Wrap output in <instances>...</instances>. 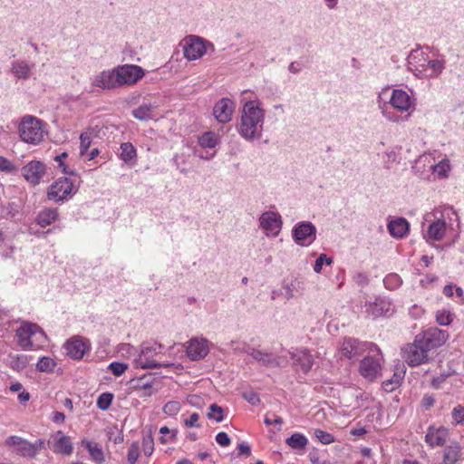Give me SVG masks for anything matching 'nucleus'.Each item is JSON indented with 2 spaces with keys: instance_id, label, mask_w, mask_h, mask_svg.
I'll return each mask as SVG.
<instances>
[{
  "instance_id": "obj_1",
  "label": "nucleus",
  "mask_w": 464,
  "mask_h": 464,
  "mask_svg": "<svg viewBox=\"0 0 464 464\" xmlns=\"http://www.w3.org/2000/svg\"><path fill=\"white\" fill-rule=\"evenodd\" d=\"M266 111L261 107L259 100L244 102L240 109V119L237 124V131L247 141L259 140L264 131Z\"/></svg>"
},
{
  "instance_id": "obj_2",
  "label": "nucleus",
  "mask_w": 464,
  "mask_h": 464,
  "mask_svg": "<svg viewBox=\"0 0 464 464\" xmlns=\"http://www.w3.org/2000/svg\"><path fill=\"white\" fill-rule=\"evenodd\" d=\"M47 124L42 120L25 115L21 119L18 126V132L21 140L28 144H40L47 134Z\"/></svg>"
},
{
  "instance_id": "obj_3",
  "label": "nucleus",
  "mask_w": 464,
  "mask_h": 464,
  "mask_svg": "<svg viewBox=\"0 0 464 464\" xmlns=\"http://www.w3.org/2000/svg\"><path fill=\"white\" fill-rule=\"evenodd\" d=\"M181 46L183 55L188 61L198 60L208 51L211 53L215 51V46L211 42L194 34L186 36L181 42Z\"/></svg>"
},
{
  "instance_id": "obj_4",
  "label": "nucleus",
  "mask_w": 464,
  "mask_h": 464,
  "mask_svg": "<svg viewBox=\"0 0 464 464\" xmlns=\"http://www.w3.org/2000/svg\"><path fill=\"white\" fill-rule=\"evenodd\" d=\"M15 335L18 345L23 350L34 349L37 344L35 342L42 343L46 339L44 332L35 324L24 322L17 329Z\"/></svg>"
},
{
  "instance_id": "obj_5",
  "label": "nucleus",
  "mask_w": 464,
  "mask_h": 464,
  "mask_svg": "<svg viewBox=\"0 0 464 464\" xmlns=\"http://www.w3.org/2000/svg\"><path fill=\"white\" fill-rule=\"evenodd\" d=\"M5 445L19 456L34 459L45 448V440L38 439L34 442H30L19 436H9L5 440Z\"/></svg>"
},
{
  "instance_id": "obj_6",
  "label": "nucleus",
  "mask_w": 464,
  "mask_h": 464,
  "mask_svg": "<svg viewBox=\"0 0 464 464\" xmlns=\"http://www.w3.org/2000/svg\"><path fill=\"white\" fill-rule=\"evenodd\" d=\"M161 346L158 344L150 345L143 343L140 346L138 355L134 359V363L137 368L141 369H154L161 367H171L173 363H160L155 360V356L160 353Z\"/></svg>"
},
{
  "instance_id": "obj_7",
  "label": "nucleus",
  "mask_w": 464,
  "mask_h": 464,
  "mask_svg": "<svg viewBox=\"0 0 464 464\" xmlns=\"http://www.w3.org/2000/svg\"><path fill=\"white\" fill-rule=\"evenodd\" d=\"M453 217L458 218V215L455 212V210L450 207L445 208L442 210L440 217H435L434 220H430V223L427 228V232L424 235V237L428 241H440L441 239H443L448 226L446 219L451 221Z\"/></svg>"
},
{
  "instance_id": "obj_8",
  "label": "nucleus",
  "mask_w": 464,
  "mask_h": 464,
  "mask_svg": "<svg viewBox=\"0 0 464 464\" xmlns=\"http://www.w3.org/2000/svg\"><path fill=\"white\" fill-rule=\"evenodd\" d=\"M403 358L410 366H418L428 362L430 351L418 335L414 342L402 349Z\"/></svg>"
},
{
  "instance_id": "obj_9",
  "label": "nucleus",
  "mask_w": 464,
  "mask_h": 464,
  "mask_svg": "<svg viewBox=\"0 0 464 464\" xmlns=\"http://www.w3.org/2000/svg\"><path fill=\"white\" fill-rule=\"evenodd\" d=\"M420 164L428 165L432 173L439 179H447L451 171L450 161L447 157H444L438 163H433L430 155H420L416 160V165L412 167V170L420 178H424L423 171L420 170Z\"/></svg>"
},
{
  "instance_id": "obj_10",
  "label": "nucleus",
  "mask_w": 464,
  "mask_h": 464,
  "mask_svg": "<svg viewBox=\"0 0 464 464\" xmlns=\"http://www.w3.org/2000/svg\"><path fill=\"white\" fill-rule=\"evenodd\" d=\"M366 317L377 319L379 317H389L395 313V305L386 296H376L373 300L365 303Z\"/></svg>"
},
{
  "instance_id": "obj_11",
  "label": "nucleus",
  "mask_w": 464,
  "mask_h": 464,
  "mask_svg": "<svg viewBox=\"0 0 464 464\" xmlns=\"http://www.w3.org/2000/svg\"><path fill=\"white\" fill-rule=\"evenodd\" d=\"M113 69L118 88L133 85L145 75V71L135 64L118 65Z\"/></svg>"
},
{
  "instance_id": "obj_12",
  "label": "nucleus",
  "mask_w": 464,
  "mask_h": 464,
  "mask_svg": "<svg viewBox=\"0 0 464 464\" xmlns=\"http://www.w3.org/2000/svg\"><path fill=\"white\" fill-rule=\"evenodd\" d=\"M388 103L390 106L403 113L406 112L411 115L416 108V99L413 96V92L411 94L402 89H393L392 91Z\"/></svg>"
},
{
  "instance_id": "obj_13",
  "label": "nucleus",
  "mask_w": 464,
  "mask_h": 464,
  "mask_svg": "<svg viewBox=\"0 0 464 464\" xmlns=\"http://www.w3.org/2000/svg\"><path fill=\"white\" fill-rule=\"evenodd\" d=\"M372 348L374 351L379 352V348L372 343L361 342L357 339L349 337L343 340L339 352L343 357L352 360L356 359L363 353L368 350H372Z\"/></svg>"
},
{
  "instance_id": "obj_14",
  "label": "nucleus",
  "mask_w": 464,
  "mask_h": 464,
  "mask_svg": "<svg viewBox=\"0 0 464 464\" xmlns=\"http://www.w3.org/2000/svg\"><path fill=\"white\" fill-rule=\"evenodd\" d=\"M76 192L73 183L68 178H60L48 188L47 197L50 200L60 202L68 199Z\"/></svg>"
},
{
  "instance_id": "obj_15",
  "label": "nucleus",
  "mask_w": 464,
  "mask_h": 464,
  "mask_svg": "<svg viewBox=\"0 0 464 464\" xmlns=\"http://www.w3.org/2000/svg\"><path fill=\"white\" fill-rule=\"evenodd\" d=\"M259 227L268 237H276L282 229L283 219L281 215L273 210L263 212L259 217Z\"/></svg>"
},
{
  "instance_id": "obj_16",
  "label": "nucleus",
  "mask_w": 464,
  "mask_h": 464,
  "mask_svg": "<svg viewBox=\"0 0 464 464\" xmlns=\"http://www.w3.org/2000/svg\"><path fill=\"white\" fill-rule=\"evenodd\" d=\"M294 241L301 246H308L316 239V227L310 221L296 223L292 229Z\"/></svg>"
},
{
  "instance_id": "obj_17",
  "label": "nucleus",
  "mask_w": 464,
  "mask_h": 464,
  "mask_svg": "<svg viewBox=\"0 0 464 464\" xmlns=\"http://www.w3.org/2000/svg\"><path fill=\"white\" fill-rule=\"evenodd\" d=\"M429 58L428 48H416L412 50L407 58L408 69L418 78H423Z\"/></svg>"
},
{
  "instance_id": "obj_18",
  "label": "nucleus",
  "mask_w": 464,
  "mask_h": 464,
  "mask_svg": "<svg viewBox=\"0 0 464 464\" xmlns=\"http://www.w3.org/2000/svg\"><path fill=\"white\" fill-rule=\"evenodd\" d=\"M245 353L251 356L261 366L267 368L281 367L285 362L282 356L256 347H247Z\"/></svg>"
},
{
  "instance_id": "obj_19",
  "label": "nucleus",
  "mask_w": 464,
  "mask_h": 464,
  "mask_svg": "<svg viewBox=\"0 0 464 464\" xmlns=\"http://www.w3.org/2000/svg\"><path fill=\"white\" fill-rule=\"evenodd\" d=\"M375 352L377 353L376 355H367L360 362L359 372L362 377L369 381L376 379L382 369V356L380 351Z\"/></svg>"
},
{
  "instance_id": "obj_20",
  "label": "nucleus",
  "mask_w": 464,
  "mask_h": 464,
  "mask_svg": "<svg viewBox=\"0 0 464 464\" xmlns=\"http://www.w3.org/2000/svg\"><path fill=\"white\" fill-rule=\"evenodd\" d=\"M424 343L429 351L440 347L449 338V334L446 330H441L436 327L430 328L422 334H417Z\"/></svg>"
},
{
  "instance_id": "obj_21",
  "label": "nucleus",
  "mask_w": 464,
  "mask_h": 464,
  "mask_svg": "<svg viewBox=\"0 0 464 464\" xmlns=\"http://www.w3.org/2000/svg\"><path fill=\"white\" fill-rule=\"evenodd\" d=\"M91 85L103 91L117 89L114 69L103 70L93 74L91 78Z\"/></svg>"
},
{
  "instance_id": "obj_22",
  "label": "nucleus",
  "mask_w": 464,
  "mask_h": 464,
  "mask_svg": "<svg viewBox=\"0 0 464 464\" xmlns=\"http://www.w3.org/2000/svg\"><path fill=\"white\" fill-rule=\"evenodd\" d=\"M235 102L229 98H222L213 107V115L220 123H227L232 120Z\"/></svg>"
},
{
  "instance_id": "obj_23",
  "label": "nucleus",
  "mask_w": 464,
  "mask_h": 464,
  "mask_svg": "<svg viewBox=\"0 0 464 464\" xmlns=\"http://www.w3.org/2000/svg\"><path fill=\"white\" fill-rule=\"evenodd\" d=\"M289 354L295 369L302 371L304 373H307L312 369L314 358L308 349H295Z\"/></svg>"
},
{
  "instance_id": "obj_24",
  "label": "nucleus",
  "mask_w": 464,
  "mask_h": 464,
  "mask_svg": "<svg viewBox=\"0 0 464 464\" xmlns=\"http://www.w3.org/2000/svg\"><path fill=\"white\" fill-rule=\"evenodd\" d=\"M187 355L192 361L205 358L209 352L208 341L205 338H192L187 345Z\"/></svg>"
},
{
  "instance_id": "obj_25",
  "label": "nucleus",
  "mask_w": 464,
  "mask_h": 464,
  "mask_svg": "<svg viewBox=\"0 0 464 464\" xmlns=\"http://www.w3.org/2000/svg\"><path fill=\"white\" fill-rule=\"evenodd\" d=\"M45 173V166L38 160H32L22 169L23 177L31 184H39Z\"/></svg>"
},
{
  "instance_id": "obj_26",
  "label": "nucleus",
  "mask_w": 464,
  "mask_h": 464,
  "mask_svg": "<svg viewBox=\"0 0 464 464\" xmlns=\"http://www.w3.org/2000/svg\"><path fill=\"white\" fill-rule=\"evenodd\" d=\"M304 291V283L297 277L285 279L280 294L288 301L297 295H303Z\"/></svg>"
},
{
  "instance_id": "obj_27",
  "label": "nucleus",
  "mask_w": 464,
  "mask_h": 464,
  "mask_svg": "<svg viewBox=\"0 0 464 464\" xmlns=\"http://www.w3.org/2000/svg\"><path fill=\"white\" fill-rule=\"evenodd\" d=\"M64 348L68 356L79 360L89 351L90 346L88 341H84L79 337H73L65 343Z\"/></svg>"
},
{
  "instance_id": "obj_28",
  "label": "nucleus",
  "mask_w": 464,
  "mask_h": 464,
  "mask_svg": "<svg viewBox=\"0 0 464 464\" xmlns=\"http://www.w3.org/2000/svg\"><path fill=\"white\" fill-rule=\"evenodd\" d=\"M449 430L443 427H429L425 435V441L431 447L442 446L448 439Z\"/></svg>"
},
{
  "instance_id": "obj_29",
  "label": "nucleus",
  "mask_w": 464,
  "mask_h": 464,
  "mask_svg": "<svg viewBox=\"0 0 464 464\" xmlns=\"http://www.w3.org/2000/svg\"><path fill=\"white\" fill-rule=\"evenodd\" d=\"M464 451L459 443H451L443 450L441 464H461Z\"/></svg>"
},
{
  "instance_id": "obj_30",
  "label": "nucleus",
  "mask_w": 464,
  "mask_h": 464,
  "mask_svg": "<svg viewBox=\"0 0 464 464\" xmlns=\"http://www.w3.org/2000/svg\"><path fill=\"white\" fill-rule=\"evenodd\" d=\"M34 63H29L24 60H15L11 63V72L18 80H27L32 76Z\"/></svg>"
},
{
  "instance_id": "obj_31",
  "label": "nucleus",
  "mask_w": 464,
  "mask_h": 464,
  "mask_svg": "<svg viewBox=\"0 0 464 464\" xmlns=\"http://www.w3.org/2000/svg\"><path fill=\"white\" fill-rule=\"evenodd\" d=\"M410 225L404 218H397L391 220L387 225L390 235L395 238H402L407 236Z\"/></svg>"
},
{
  "instance_id": "obj_32",
  "label": "nucleus",
  "mask_w": 464,
  "mask_h": 464,
  "mask_svg": "<svg viewBox=\"0 0 464 464\" xmlns=\"http://www.w3.org/2000/svg\"><path fill=\"white\" fill-rule=\"evenodd\" d=\"M446 62L443 58L431 59L429 58V63L426 65V72L423 78H438L445 69Z\"/></svg>"
},
{
  "instance_id": "obj_33",
  "label": "nucleus",
  "mask_w": 464,
  "mask_h": 464,
  "mask_svg": "<svg viewBox=\"0 0 464 464\" xmlns=\"http://www.w3.org/2000/svg\"><path fill=\"white\" fill-rule=\"evenodd\" d=\"M387 90H382L378 97H377V105L379 110L381 111L382 115L391 122H398L400 121V116H398L394 111L390 110L389 103L382 99V96L386 93Z\"/></svg>"
},
{
  "instance_id": "obj_34",
  "label": "nucleus",
  "mask_w": 464,
  "mask_h": 464,
  "mask_svg": "<svg viewBox=\"0 0 464 464\" xmlns=\"http://www.w3.org/2000/svg\"><path fill=\"white\" fill-rule=\"evenodd\" d=\"M58 216L56 208H47L38 213L36 217V223L42 227H45L56 221Z\"/></svg>"
},
{
  "instance_id": "obj_35",
  "label": "nucleus",
  "mask_w": 464,
  "mask_h": 464,
  "mask_svg": "<svg viewBox=\"0 0 464 464\" xmlns=\"http://www.w3.org/2000/svg\"><path fill=\"white\" fill-rule=\"evenodd\" d=\"M220 143V137L213 131H207L198 138L202 149H215Z\"/></svg>"
},
{
  "instance_id": "obj_36",
  "label": "nucleus",
  "mask_w": 464,
  "mask_h": 464,
  "mask_svg": "<svg viewBox=\"0 0 464 464\" xmlns=\"http://www.w3.org/2000/svg\"><path fill=\"white\" fill-rule=\"evenodd\" d=\"M59 438L55 439L53 450L58 453L69 455L72 451V445L68 437L64 436L61 431L58 432Z\"/></svg>"
},
{
  "instance_id": "obj_37",
  "label": "nucleus",
  "mask_w": 464,
  "mask_h": 464,
  "mask_svg": "<svg viewBox=\"0 0 464 464\" xmlns=\"http://www.w3.org/2000/svg\"><path fill=\"white\" fill-rule=\"evenodd\" d=\"M285 443L293 450H303L307 446L308 440L302 433L295 432L285 440Z\"/></svg>"
},
{
  "instance_id": "obj_38",
  "label": "nucleus",
  "mask_w": 464,
  "mask_h": 464,
  "mask_svg": "<svg viewBox=\"0 0 464 464\" xmlns=\"http://www.w3.org/2000/svg\"><path fill=\"white\" fill-rule=\"evenodd\" d=\"M82 445L85 446V448L89 451V453L93 460L100 462V463L104 461V455H103L102 449L97 442L83 440Z\"/></svg>"
},
{
  "instance_id": "obj_39",
  "label": "nucleus",
  "mask_w": 464,
  "mask_h": 464,
  "mask_svg": "<svg viewBox=\"0 0 464 464\" xmlns=\"http://www.w3.org/2000/svg\"><path fill=\"white\" fill-rule=\"evenodd\" d=\"M137 157V150L130 142H124L121 144L120 158L125 163L130 162Z\"/></svg>"
},
{
  "instance_id": "obj_40",
  "label": "nucleus",
  "mask_w": 464,
  "mask_h": 464,
  "mask_svg": "<svg viewBox=\"0 0 464 464\" xmlns=\"http://www.w3.org/2000/svg\"><path fill=\"white\" fill-rule=\"evenodd\" d=\"M132 115L140 121H148L153 118V108L150 105H141L133 110Z\"/></svg>"
},
{
  "instance_id": "obj_41",
  "label": "nucleus",
  "mask_w": 464,
  "mask_h": 464,
  "mask_svg": "<svg viewBox=\"0 0 464 464\" xmlns=\"http://www.w3.org/2000/svg\"><path fill=\"white\" fill-rule=\"evenodd\" d=\"M55 366V361L48 356L40 358L36 363V369L41 372H53Z\"/></svg>"
},
{
  "instance_id": "obj_42",
  "label": "nucleus",
  "mask_w": 464,
  "mask_h": 464,
  "mask_svg": "<svg viewBox=\"0 0 464 464\" xmlns=\"http://www.w3.org/2000/svg\"><path fill=\"white\" fill-rule=\"evenodd\" d=\"M402 280L401 276L395 273L387 275L383 279V285L388 290H395L401 286Z\"/></svg>"
},
{
  "instance_id": "obj_43",
  "label": "nucleus",
  "mask_w": 464,
  "mask_h": 464,
  "mask_svg": "<svg viewBox=\"0 0 464 464\" xmlns=\"http://www.w3.org/2000/svg\"><path fill=\"white\" fill-rule=\"evenodd\" d=\"M146 379L147 377L143 376L142 378L133 380V387L140 390H149V392H145L144 396H151L153 393L156 392V390L153 389L152 383Z\"/></svg>"
},
{
  "instance_id": "obj_44",
  "label": "nucleus",
  "mask_w": 464,
  "mask_h": 464,
  "mask_svg": "<svg viewBox=\"0 0 464 464\" xmlns=\"http://www.w3.org/2000/svg\"><path fill=\"white\" fill-rule=\"evenodd\" d=\"M453 314L448 310H439L436 313V321L439 324L447 326L453 321Z\"/></svg>"
},
{
  "instance_id": "obj_45",
  "label": "nucleus",
  "mask_w": 464,
  "mask_h": 464,
  "mask_svg": "<svg viewBox=\"0 0 464 464\" xmlns=\"http://www.w3.org/2000/svg\"><path fill=\"white\" fill-rule=\"evenodd\" d=\"M140 443L138 441H133L128 450L127 459L129 464H136L139 457H140Z\"/></svg>"
},
{
  "instance_id": "obj_46",
  "label": "nucleus",
  "mask_w": 464,
  "mask_h": 464,
  "mask_svg": "<svg viewBox=\"0 0 464 464\" xmlns=\"http://www.w3.org/2000/svg\"><path fill=\"white\" fill-rule=\"evenodd\" d=\"M314 436L324 445H329L335 441L334 435L320 429L314 430Z\"/></svg>"
},
{
  "instance_id": "obj_47",
  "label": "nucleus",
  "mask_w": 464,
  "mask_h": 464,
  "mask_svg": "<svg viewBox=\"0 0 464 464\" xmlns=\"http://www.w3.org/2000/svg\"><path fill=\"white\" fill-rule=\"evenodd\" d=\"M113 400V395L110 392L102 393L97 399V407L102 411L110 408Z\"/></svg>"
},
{
  "instance_id": "obj_48",
  "label": "nucleus",
  "mask_w": 464,
  "mask_h": 464,
  "mask_svg": "<svg viewBox=\"0 0 464 464\" xmlns=\"http://www.w3.org/2000/svg\"><path fill=\"white\" fill-rule=\"evenodd\" d=\"M208 418L215 420L217 422H221L224 420L223 409L216 403L211 404L208 412Z\"/></svg>"
},
{
  "instance_id": "obj_49",
  "label": "nucleus",
  "mask_w": 464,
  "mask_h": 464,
  "mask_svg": "<svg viewBox=\"0 0 464 464\" xmlns=\"http://www.w3.org/2000/svg\"><path fill=\"white\" fill-rule=\"evenodd\" d=\"M333 263V259L328 257L325 254H320L315 263L314 265V271L316 274H320L322 272V268L324 265L330 266Z\"/></svg>"
},
{
  "instance_id": "obj_50",
  "label": "nucleus",
  "mask_w": 464,
  "mask_h": 464,
  "mask_svg": "<svg viewBox=\"0 0 464 464\" xmlns=\"http://www.w3.org/2000/svg\"><path fill=\"white\" fill-rule=\"evenodd\" d=\"M451 417L455 425L464 423V406L458 404L451 411Z\"/></svg>"
},
{
  "instance_id": "obj_51",
  "label": "nucleus",
  "mask_w": 464,
  "mask_h": 464,
  "mask_svg": "<svg viewBox=\"0 0 464 464\" xmlns=\"http://www.w3.org/2000/svg\"><path fill=\"white\" fill-rule=\"evenodd\" d=\"M92 143V134L90 132H82L80 135V154L84 155Z\"/></svg>"
},
{
  "instance_id": "obj_52",
  "label": "nucleus",
  "mask_w": 464,
  "mask_h": 464,
  "mask_svg": "<svg viewBox=\"0 0 464 464\" xmlns=\"http://www.w3.org/2000/svg\"><path fill=\"white\" fill-rule=\"evenodd\" d=\"M180 403L179 401H168L164 406H163V412L169 416H175L179 413V411H180Z\"/></svg>"
},
{
  "instance_id": "obj_53",
  "label": "nucleus",
  "mask_w": 464,
  "mask_h": 464,
  "mask_svg": "<svg viewBox=\"0 0 464 464\" xmlns=\"http://www.w3.org/2000/svg\"><path fill=\"white\" fill-rule=\"evenodd\" d=\"M142 450L146 456L152 455L154 451V440L150 434L143 436Z\"/></svg>"
},
{
  "instance_id": "obj_54",
  "label": "nucleus",
  "mask_w": 464,
  "mask_h": 464,
  "mask_svg": "<svg viewBox=\"0 0 464 464\" xmlns=\"http://www.w3.org/2000/svg\"><path fill=\"white\" fill-rule=\"evenodd\" d=\"M108 369L115 375L121 376L125 371L128 369V364L119 362H111L108 366Z\"/></svg>"
},
{
  "instance_id": "obj_55",
  "label": "nucleus",
  "mask_w": 464,
  "mask_h": 464,
  "mask_svg": "<svg viewBox=\"0 0 464 464\" xmlns=\"http://www.w3.org/2000/svg\"><path fill=\"white\" fill-rule=\"evenodd\" d=\"M353 281L359 286H365L369 284L370 279L366 273L356 272L353 276Z\"/></svg>"
},
{
  "instance_id": "obj_56",
  "label": "nucleus",
  "mask_w": 464,
  "mask_h": 464,
  "mask_svg": "<svg viewBox=\"0 0 464 464\" xmlns=\"http://www.w3.org/2000/svg\"><path fill=\"white\" fill-rule=\"evenodd\" d=\"M119 352L123 356H128V357L137 356L138 355L137 349L134 346H132L131 344H130V343H122V344H121V346L119 348Z\"/></svg>"
},
{
  "instance_id": "obj_57",
  "label": "nucleus",
  "mask_w": 464,
  "mask_h": 464,
  "mask_svg": "<svg viewBox=\"0 0 464 464\" xmlns=\"http://www.w3.org/2000/svg\"><path fill=\"white\" fill-rule=\"evenodd\" d=\"M68 157L66 152H63L54 158V160L58 163V167L62 169V171L65 174H73L72 171L69 170L64 165L63 160Z\"/></svg>"
},
{
  "instance_id": "obj_58",
  "label": "nucleus",
  "mask_w": 464,
  "mask_h": 464,
  "mask_svg": "<svg viewBox=\"0 0 464 464\" xmlns=\"http://www.w3.org/2000/svg\"><path fill=\"white\" fill-rule=\"evenodd\" d=\"M14 169V164L6 158L0 156V170L5 172H12Z\"/></svg>"
},
{
  "instance_id": "obj_59",
  "label": "nucleus",
  "mask_w": 464,
  "mask_h": 464,
  "mask_svg": "<svg viewBox=\"0 0 464 464\" xmlns=\"http://www.w3.org/2000/svg\"><path fill=\"white\" fill-rule=\"evenodd\" d=\"M199 415L196 412L192 413L188 419L184 420L185 426L188 428L200 427L198 423Z\"/></svg>"
},
{
  "instance_id": "obj_60",
  "label": "nucleus",
  "mask_w": 464,
  "mask_h": 464,
  "mask_svg": "<svg viewBox=\"0 0 464 464\" xmlns=\"http://www.w3.org/2000/svg\"><path fill=\"white\" fill-rule=\"evenodd\" d=\"M216 441L222 447H227L230 444V439L226 432H218L216 436Z\"/></svg>"
},
{
  "instance_id": "obj_61",
  "label": "nucleus",
  "mask_w": 464,
  "mask_h": 464,
  "mask_svg": "<svg viewBox=\"0 0 464 464\" xmlns=\"http://www.w3.org/2000/svg\"><path fill=\"white\" fill-rule=\"evenodd\" d=\"M187 401L189 405L197 408H200L203 405V401L201 397L195 394L188 396Z\"/></svg>"
},
{
  "instance_id": "obj_62",
  "label": "nucleus",
  "mask_w": 464,
  "mask_h": 464,
  "mask_svg": "<svg viewBox=\"0 0 464 464\" xmlns=\"http://www.w3.org/2000/svg\"><path fill=\"white\" fill-rule=\"evenodd\" d=\"M435 403V398L433 395L430 394H425L421 400V405L426 410L431 408Z\"/></svg>"
},
{
  "instance_id": "obj_63",
  "label": "nucleus",
  "mask_w": 464,
  "mask_h": 464,
  "mask_svg": "<svg viewBox=\"0 0 464 464\" xmlns=\"http://www.w3.org/2000/svg\"><path fill=\"white\" fill-rule=\"evenodd\" d=\"M243 397L252 405H256L260 401L259 397L256 392H246Z\"/></svg>"
},
{
  "instance_id": "obj_64",
  "label": "nucleus",
  "mask_w": 464,
  "mask_h": 464,
  "mask_svg": "<svg viewBox=\"0 0 464 464\" xmlns=\"http://www.w3.org/2000/svg\"><path fill=\"white\" fill-rule=\"evenodd\" d=\"M237 450H238V455H246V456H250L251 454V449L250 447L246 444V443H240L238 444L237 446Z\"/></svg>"
}]
</instances>
